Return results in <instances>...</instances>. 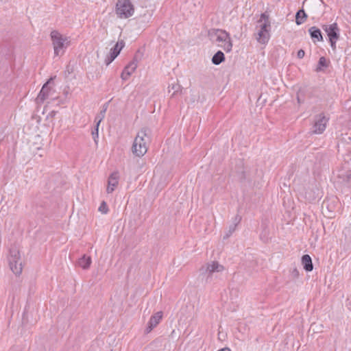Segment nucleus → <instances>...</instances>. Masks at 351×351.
Listing matches in <instances>:
<instances>
[{
  "label": "nucleus",
  "mask_w": 351,
  "mask_h": 351,
  "mask_svg": "<svg viewBox=\"0 0 351 351\" xmlns=\"http://www.w3.org/2000/svg\"><path fill=\"white\" fill-rule=\"evenodd\" d=\"M149 130L143 128L137 134L132 146V152L138 157L143 156L147 152V141L149 140Z\"/></svg>",
  "instance_id": "1"
},
{
  "label": "nucleus",
  "mask_w": 351,
  "mask_h": 351,
  "mask_svg": "<svg viewBox=\"0 0 351 351\" xmlns=\"http://www.w3.org/2000/svg\"><path fill=\"white\" fill-rule=\"evenodd\" d=\"M259 28L256 40L261 44H266L268 43L270 38L271 22L269 15L265 12L261 14L260 19L258 21Z\"/></svg>",
  "instance_id": "2"
},
{
  "label": "nucleus",
  "mask_w": 351,
  "mask_h": 351,
  "mask_svg": "<svg viewBox=\"0 0 351 351\" xmlns=\"http://www.w3.org/2000/svg\"><path fill=\"white\" fill-rule=\"evenodd\" d=\"M55 56H60L64 53V49L69 45V41L66 37L63 36L60 32L53 30L51 32Z\"/></svg>",
  "instance_id": "3"
},
{
  "label": "nucleus",
  "mask_w": 351,
  "mask_h": 351,
  "mask_svg": "<svg viewBox=\"0 0 351 351\" xmlns=\"http://www.w3.org/2000/svg\"><path fill=\"white\" fill-rule=\"evenodd\" d=\"M10 269L16 275L22 272V263L19 250L16 247L10 249L9 256L8 257Z\"/></svg>",
  "instance_id": "4"
},
{
  "label": "nucleus",
  "mask_w": 351,
  "mask_h": 351,
  "mask_svg": "<svg viewBox=\"0 0 351 351\" xmlns=\"http://www.w3.org/2000/svg\"><path fill=\"white\" fill-rule=\"evenodd\" d=\"M134 6L130 0H118L116 14L121 19H127L134 14Z\"/></svg>",
  "instance_id": "5"
},
{
  "label": "nucleus",
  "mask_w": 351,
  "mask_h": 351,
  "mask_svg": "<svg viewBox=\"0 0 351 351\" xmlns=\"http://www.w3.org/2000/svg\"><path fill=\"white\" fill-rule=\"evenodd\" d=\"M322 29L326 32L332 49H336L337 41L339 39L340 29L337 23L322 25Z\"/></svg>",
  "instance_id": "6"
},
{
  "label": "nucleus",
  "mask_w": 351,
  "mask_h": 351,
  "mask_svg": "<svg viewBox=\"0 0 351 351\" xmlns=\"http://www.w3.org/2000/svg\"><path fill=\"white\" fill-rule=\"evenodd\" d=\"M225 269L224 267L217 261H211L208 263L206 266L200 269L202 274L207 275L206 281L211 280L215 273H221Z\"/></svg>",
  "instance_id": "7"
},
{
  "label": "nucleus",
  "mask_w": 351,
  "mask_h": 351,
  "mask_svg": "<svg viewBox=\"0 0 351 351\" xmlns=\"http://www.w3.org/2000/svg\"><path fill=\"white\" fill-rule=\"evenodd\" d=\"M53 80V78L51 77L44 85L43 86L38 95L36 99V102L37 104H42L46 99L51 98L53 95V90L49 86L51 82Z\"/></svg>",
  "instance_id": "8"
},
{
  "label": "nucleus",
  "mask_w": 351,
  "mask_h": 351,
  "mask_svg": "<svg viewBox=\"0 0 351 351\" xmlns=\"http://www.w3.org/2000/svg\"><path fill=\"white\" fill-rule=\"evenodd\" d=\"M328 118H327L323 113L318 114L315 117V123L313 126V134H322L326 130Z\"/></svg>",
  "instance_id": "9"
},
{
  "label": "nucleus",
  "mask_w": 351,
  "mask_h": 351,
  "mask_svg": "<svg viewBox=\"0 0 351 351\" xmlns=\"http://www.w3.org/2000/svg\"><path fill=\"white\" fill-rule=\"evenodd\" d=\"M119 174L117 171H114L110 175L106 189V192L108 193H112L115 190L119 184Z\"/></svg>",
  "instance_id": "10"
},
{
  "label": "nucleus",
  "mask_w": 351,
  "mask_h": 351,
  "mask_svg": "<svg viewBox=\"0 0 351 351\" xmlns=\"http://www.w3.org/2000/svg\"><path fill=\"white\" fill-rule=\"evenodd\" d=\"M162 318V312L158 311L153 315L147 324V327L146 328L145 332L146 333L150 332L153 328H154L160 322Z\"/></svg>",
  "instance_id": "11"
},
{
  "label": "nucleus",
  "mask_w": 351,
  "mask_h": 351,
  "mask_svg": "<svg viewBox=\"0 0 351 351\" xmlns=\"http://www.w3.org/2000/svg\"><path fill=\"white\" fill-rule=\"evenodd\" d=\"M240 221L241 217L239 215H237L234 219L233 223L229 226L228 231L225 233L223 239H226L232 235V234L236 230L237 226Z\"/></svg>",
  "instance_id": "12"
},
{
  "label": "nucleus",
  "mask_w": 351,
  "mask_h": 351,
  "mask_svg": "<svg viewBox=\"0 0 351 351\" xmlns=\"http://www.w3.org/2000/svg\"><path fill=\"white\" fill-rule=\"evenodd\" d=\"M309 34L311 35V38L313 40V42L315 43L316 41H323V37L322 35V32L319 29H318L317 27L313 26L311 27L308 29Z\"/></svg>",
  "instance_id": "13"
},
{
  "label": "nucleus",
  "mask_w": 351,
  "mask_h": 351,
  "mask_svg": "<svg viewBox=\"0 0 351 351\" xmlns=\"http://www.w3.org/2000/svg\"><path fill=\"white\" fill-rule=\"evenodd\" d=\"M338 178L339 179V182L351 185V171H341L338 174Z\"/></svg>",
  "instance_id": "14"
},
{
  "label": "nucleus",
  "mask_w": 351,
  "mask_h": 351,
  "mask_svg": "<svg viewBox=\"0 0 351 351\" xmlns=\"http://www.w3.org/2000/svg\"><path fill=\"white\" fill-rule=\"evenodd\" d=\"M92 263L90 256L83 255L77 262L78 265L84 269H87L90 267Z\"/></svg>",
  "instance_id": "15"
},
{
  "label": "nucleus",
  "mask_w": 351,
  "mask_h": 351,
  "mask_svg": "<svg viewBox=\"0 0 351 351\" xmlns=\"http://www.w3.org/2000/svg\"><path fill=\"white\" fill-rule=\"evenodd\" d=\"M302 263L306 271H311L313 269L311 258L309 255L305 254L302 257Z\"/></svg>",
  "instance_id": "16"
},
{
  "label": "nucleus",
  "mask_w": 351,
  "mask_h": 351,
  "mask_svg": "<svg viewBox=\"0 0 351 351\" xmlns=\"http://www.w3.org/2000/svg\"><path fill=\"white\" fill-rule=\"evenodd\" d=\"M216 35V41L219 43H221L229 39L230 35L228 32L224 30L217 29L215 33Z\"/></svg>",
  "instance_id": "17"
},
{
  "label": "nucleus",
  "mask_w": 351,
  "mask_h": 351,
  "mask_svg": "<svg viewBox=\"0 0 351 351\" xmlns=\"http://www.w3.org/2000/svg\"><path fill=\"white\" fill-rule=\"evenodd\" d=\"M307 19V15L304 10H300L295 14V23L297 25H301L304 23Z\"/></svg>",
  "instance_id": "18"
},
{
  "label": "nucleus",
  "mask_w": 351,
  "mask_h": 351,
  "mask_svg": "<svg viewBox=\"0 0 351 351\" xmlns=\"http://www.w3.org/2000/svg\"><path fill=\"white\" fill-rule=\"evenodd\" d=\"M225 60L224 54L222 51H218L212 58V62L215 65H219Z\"/></svg>",
  "instance_id": "19"
},
{
  "label": "nucleus",
  "mask_w": 351,
  "mask_h": 351,
  "mask_svg": "<svg viewBox=\"0 0 351 351\" xmlns=\"http://www.w3.org/2000/svg\"><path fill=\"white\" fill-rule=\"evenodd\" d=\"M218 46L222 48L226 52H230L232 48V43L231 41V38H229L228 40L218 44Z\"/></svg>",
  "instance_id": "20"
},
{
  "label": "nucleus",
  "mask_w": 351,
  "mask_h": 351,
  "mask_svg": "<svg viewBox=\"0 0 351 351\" xmlns=\"http://www.w3.org/2000/svg\"><path fill=\"white\" fill-rule=\"evenodd\" d=\"M137 68V62L134 60L133 61H132L131 62H130L125 68H124V71H126V72H129V73L130 75H132L134 71L136 70V69Z\"/></svg>",
  "instance_id": "21"
},
{
  "label": "nucleus",
  "mask_w": 351,
  "mask_h": 351,
  "mask_svg": "<svg viewBox=\"0 0 351 351\" xmlns=\"http://www.w3.org/2000/svg\"><path fill=\"white\" fill-rule=\"evenodd\" d=\"M335 202H337V199H328L327 201H324L323 202V204H322V208H324V206H326L328 210H329V212L330 213H332L333 212V210H334V206L333 205H332L333 203H335Z\"/></svg>",
  "instance_id": "22"
},
{
  "label": "nucleus",
  "mask_w": 351,
  "mask_h": 351,
  "mask_svg": "<svg viewBox=\"0 0 351 351\" xmlns=\"http://www.w3.org/2000/svg\"><path fill=\"white\" fill-rule=\"evenodd\" d=\"M322 67H328V63L324 57H321L319 58L317 67L316 68V71L319 72L322 71Z\"/></svg>",
  "instance_id": "23"
},
{
  "label": "nucleus",
  "mask_w": 351,
  "mask_h": 351,
  "mask_svg": "<svg viewBox=\"0 0 351 351\" xmlns=\"http://www.w3.org/2000/svg\"><path fill=\"white\" fill-rule=\"evenodd\" d=\"M98 210L102 214H107L108 213V207L107 204L106 203V202L103 201L101 203Z\"/></svg>",
  "instance_id": "24"
},
{
  "label": "nucleus",
  "mask_w": 351,
  "mask_h": 351,
  "mask_svg": "<svg viewBox=\"0 0 351 351\" xmlns=\"http://www.w3.org/2000/svg\"><path fill=\"white\" fill-rule=\"evenodd\" d=\"M152 16V12H149L148 10H146V13H145L141 16V19H142L141 22H148L151 19Z\"/></svg>",
  "instance_id": "25"
},
{
  "label": "nucleus",
  "mask_w": 351,
  "mask_h": 351,
  "mask_svg": "<svg viewBox=\"0 0 351 351\" xmlns=\"http://www.w3.org/2000/svg\"><path fill=\"white\" fill-rule=\"evenodd\" d=\"M106 113L102 112L101 110L100 112L95 117V121L97 122V126L99 125L101 121L104 119Z\"/></svg>",
  "instance_id": "26"
},
{
  "label": "nucleus",
  "mask_w": 351,
  "mask_h": 351,
  "mask_svg": "<svg viewBox=\"0 0 351 351\" xmlns=\"http://www.w3.org/2000/svg\"><path fill=\"white\" fill-rule=\"evenodd\" d=\"M120 51H121L120 48L118 49V48H117V47L114 46V48H112L110 50V53L112 56H113L114 58H116L118 56V55L119 54Z\"/></svg>",
  "instance_id": "27"
},
{
  "label": "nucleus",
  "mask_w": 351,
  "mask_h": 351,
  "mask_svg": "<svg viewBox=\"0 0 351 351\" xmlns=\"http://www.w3.org/2000/svg\"><path fill=\"white\" fill-rule=\"evenodd\" d=\"M98 128L99 126H97V124L96 123L95 130L92 132L93 138L96 143H97V138L99 137Z\"/></svg>",
  "instance_id": "28"
},
{
  "label": "nucleus",
  "mask_w": 351,
  "mask_h": 351,
  "mask_svg": "<svg viewBox=\"0 0 351 351\" xmlns=\"http://www.w3.org/2000/svg\"><path fill=\"white\" fill-rule=\"evenodd\" d=\"M291 276L293 279L298 278L300 276V272L298 269H293L291 271Z\"/></svg>",
  "instance_id": "29"
},
{
  "label": "nucleus",
  "mask_w": 351,
  "mask_h": 351,
  "mask_svg": "<svg viewBox=\"0 0 351 351\" xmlns=\"http://www.w3.org/2000/svg\"><path fill=\"white\" fill-rule=\"evenodd\" d=\"M130 75H131L129 73V72H126L123 70L121 73V77L123 80H127L130 77Z\"/></svg>",
  "instance_id": "30"
},
{
  "label": "nucleus",
  "mask_w": 351,
  "mask_h": 351,
  "mask_svg": "<svg viewBox=\"0 0 351 351\" xmlns=\"http://www.w3.org/2000/svg\"><path fill=\"white\" fill-rule=\"evenodd\" d=\"M114 59L115 58L110 54L105 60L106 64L109 65Z\"/></svg>",
  "instance_id": "31"
},
{
  "label": "nucleus",
  "mask_w": 351,
  "mask_h": 351,
  "mask_svg": "<svg viewBox=\"0 0 351 351\" xmlns=\"http://www.w3.org/2000/svg\"><path fill=\"white\" fill-rule=\"evenodd\" d=\"M125 46V42L123 40H119L117 44L115 45V47H117V48H120V49L121 50L123 47Z\"/></svg>",
  "instance_id": "32"
},
{
  "label": "nucleus",
  "mask_w": 351,
  "mask_h": 351,
  "mask_svg": "<svg viewBox=\"0 0 351 351\" xmlns=\"http://www.w3.org/2000/svg\"><path fill=\"white\" fill-rule=\"evenodd\" d=\"M125 46V42L123 40H119L117 44L115 45V47H117V48H120V49L121 50L123 47Z\"/></svg>",
  "instance_id": "33"
},
{
  "label": "nucleus",
  "mask_w": 351,
  "mask_h": 351,
  "mask_svg": "<svg viewBox=\"0 0 351 351\" xmlns=\"http://www.w3.org/2000/svg\"><path fill=\"white\" fill-rule=\"evenodd\" d=\"M304 55H305V52H304V50H302V49H300V50L298 51V53H297V57H298V58H300V59L303 58H304Z\"/></svg>",
  "instance_id": "34"
},
{
  "label": "nucleus",
  "mask_w": 351,
  "mask_h": 351,
  "mask_svg": "<svg viewBox=\"0 0 351 351\" xmlns=\"http://www.w3.org/2000/svg\"><path fill=\"white\" fill-rule=\"evenodd\" d=\"M108 105H109V102H106V103H105V104L103 105V106H102V110H101V111L106 113V111H107V109H108Z\"/></svg>",
  "instance_id": "35"
},
{
  "label": "nucleus",
  "mask_w": 351,
  "mask_h": 351,
  "mask_svg": "<svg viewBox=\"0 0 351 351\" xmlns=\"http://www.w3.org/2000/svg\"><path fill=\"white\" fill-rule=\"evenodd\" d=\"M298 101L299 103L300 102V99L299 98V97H298Z\"/></svg>",
  "instance_id": "36"
}]
</instances>
